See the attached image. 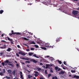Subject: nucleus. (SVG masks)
Returning <instances> with one entry per match:
<instances>
[{
	"label": "nucleus",
	"mask_w": 79,
	"mask_h": 79,
	"mask_svg": "<svg viewBox=\"0 0 79 79\" xmlns=\"http://www.w3.org/2000/svg\"><path fill=\"white\" fill-rule=\"evenodd\" d=\"M22 59L23 60H26V58H22Z\"/></svg>",
	"instance_id": "obj_56"
},
{
	"label": "nucleus",
	"mask_w": 79,
	"mask_h": 79,
	"mask_svg": "<svg viewBox=\"0 0 79 79\" xmlns=\"http://www.w3.org/2000/svg\"><path fill=\"white\" fill-rule=\"evenodd\" d=\"M3 74H4V73L2 72H0V76H3Z\"/></svg>",
	"instance_id": "obj_23"
},
{
	"label": "nucleus",
	"mask_w": 79,
	"mask_h": 79,
	"mask_svg": "<svg viewBox=\"0 0 79 79\" xmlns=\"http://www.w3.org/2000/svg\"><path fill=\"white\" fill-rule=\"evenodd\" d=\"M74 78H77V79H79V76H76V75H75L73 77Z\"/></svg>",
	"instance_id": "obj_10"
},
{
	"label": "nucleus",
	"mask_w": 79,
	"mask_h": 79,
	"mask_svg": "<svg viewBox=\"0 0 79 79\" xmlns=\"http://www.w3.org/2000/svg\"><path fill=\"white\" fill-rule=\"evenodd\" d=\"M3 36H4V34H2V35H1V37H3Z\"/></svg>",
	"instance_id": "obj_51"
},
{
	"label": "nucleus",
	"mask_w": 79,
	"mask_h": 79,
	"mask_svg": "<svg viewBox=\"0 0 79 79\" xmlns=\"http://www.w3.org/2000/svg\"><path fill=\"white\" fill-rule=\"evenodd\" d=\"M34 55V52L28 53V55H29V56H31V55Z\"/></svg>",
	"instance_id": "obj_9"
},
{
	"label": "nucleus",
	"mask_w": 79,
	"mask_h": 79,
	"mask_svg": "<svg viewBox=\"0 0 79 79\" xmlns=\"http://www.w3.org/2000/svg\"><path fill=\"white\" fill-rule=\"evenodd\" d=\"M46 69H47L48 67H49V64H48L46 65Z\"/></svg>",
	"instance_id": "obj_25"
},
{
	"label": "nucleus",
	"mask_w": 79,
	"mask_h": 79,
	"mask_svg": "<svg viewBox=\"0 0 79 79\" xmlns=\"http://www.w3.org/2000/svg\"><path fill=\"white\" fill-rule=\"evenodd\" d=\"M35 48H31V50H34Z\"/></svg>",
	"instance_id": "obj_30"
},
{
	"label": "nucleus",
	"mask_w": 79,
	"mask_h": 79,
	"mask_svg": "<svg viewBox=\"0 0 79 79\" xmlns=\"http://www.w3.org/2000/svg\"><path fill=\"white\" fill-rule=\"evenodd\" d=\"M22 39H24L25 40H29L28 39H27L26 38L23 37L22 38Z\"/></svg>",
	"instance_id": "obj_11"
},
{
	"label": "nucleus",
	"mask_w": 79,
	"mask_h": 79,
	"mask_svg": "<svg viewBox=\"0 0 79 79\" xmlns=\"http://www.w3.org/2000/svg\"><path fill=\"white\" fill-rule=\"evenodd\" d=\"M11 32H12V33H9V35H13V34H16L17 35H21V33L16 32L14 33V32H13V30L11 31Z\"/></svg>",
	"instance_id": "obj_1"
},
{
	"label": "nucleus",
	"mask_w": 79,
	"mask_h": 79,
	"mask_svg": "<svg viewBox=\"0 0 79 79\" xmlns=\"http://www.w3.org/2000/svg\"><path fill=\"white\" fill-rule=\"evenodd\" d=\"M71 71L72 73H76V71L75 70H71Z\"/></svg>",
	"instance_id": "obj_22"
},
{
	"label": "nucleus",
	"mask_w": 79,
	"mask_h": 79,
	"mask_svg": "<svg viewBox=\"0 0 79 79\" xmlns=\"http://www.w3.org/2000/svg\"><path fill=\"white\" fill-rule=\"evenodd\" d=\"M65 72L64 71H61L59 73V74L60 75L61 74H64Z\"/></svg>",
	"instance_id": "obj_7"
},
{
	"label": "nucleus",
	"mask_w": 79,
	"mask_h": 79,
	"mask_svg": "<svg viewBox=\"0 0 79 79\" xmlns=\"http://www.w3.org/2000/svg\"><path fill=\"white\" fill-rule=\"evenodd\" d=\"M2 64L3 66H5H5L7 65V64H5V63H4V62H2Z\"/></svg>",
	"instance_id": "obj_12"
},
{
	"label": "nucleus",
	"mask_w": 79,
	"mask_h": 79,
	"mask_svg": "<svg viewBox=\"0 0 79 79\" xmlns=\"http://www.w3.org/2000/svg\"><path fill=\"white\" fill-rule=\"evenodd\" d=\"M50 72L51 73H53V70H52V69H50Z\"/></svg>",
	"instance_id": "obj_37"
},
{
	"label": "nucleus",
	"mask_w": 79,
	"mask_h": 79,
	"mask_svg": "<svg viewBox=\"0 0 79 79\" xmlns=\"http://www.w3.org/2000/svg\"><path fill=\"white\" fill-rule=\"evenodd\" d=\"M7 79H10V77H8L7 78Z\"/></svg>",
	"instance_id": "obj_58"
},
{
	"label": "nucleus",
	"mask_w": 79,
	"mask_h": 79,
	"mask_svg": "<svg viewBox=\"0 0 79 79\" xmlns=\"http://www.w3.org/2000/svg\"><path fill=\"white\" fill-rule=\"evenodd\" d=\"M45 73L46 74H48L47 73V70H45Z\"/></svg>",
	"instance_id": "obj_41"
},
{
	"label": "nucleus",
	"mask_w": 79,
	"mask_h": 79,
	"mask_svg": "<svg viewBox=\"0 0 79 79\" xmlns=\"http://www.w3.org/2000/svg\"><path fill=\"white\" fill-rule=\"evenodd\" d=\"M55 79H58V78L56 76L55 77Z\"/></svg>",
	"instance_id": "obj_52"
},
{
	"label": "nucleus",
	"mask_w": 79,
	"mask_h": 79,
	"mask_svg": "<svg viewBox=\"0 0 79 79\" xmlns=\"http://www.w3.org/2000/svg\"><path fill=\"white\" fill-rule=\"evenodd\" d=\"M31 44H35V43L34 42H32L31 43Z\"/></svg>",
	"instance_id": "obj_35"
},
{
	"label": "nucleus",
	"mask_w": 79,
	"mask_h": 79,
	"mask_svg": "<svg viewBox=\"0 0 79 79\" xmlns=\"http://www.w3.org/2000/svg\"><path fill=\"white\" fill-rule=\"evenodd\" d=\"M60 70H61V69L59 68L58 69V71H60Z\"/></svg>",
	"instance_id": "obj_46"
},
{
	"label": "nucleus",
	"mask_w": 79,
	"mask_h": 79,
	"mask_svg": "<svg viewBox=\"0 0 79 79\" xmlns=\"http://www.w3.org/2000/svg\"><path fill=\"white\" fill-rule=\"evenodd\" d=\"M50 44H49L48 43H47L45 45V47H47L48 48V47H53V46H50Z\"/></svg>",
	"instance_id": "obj_5"
},
{
	"label": "nucleus",
	"mask_w": 79,
	"mask_h": 79,
	"mask_svg": "<svg viewBox=\"0 0 79 79\" xmlns=\"http://www.w3.org/2000/svg\"><path fill=\"white\" fill-rule=\"evenodd\" d=\"M29 5H32V4L31 3H29Z\"/></svg>",
	"instance_id": "obj_57"
},
{
	"label": "nucleus",
	"mask_w": 79,
	"mask_h": 79,
	"mask_svg": "<svg viewBox=\"0 0 79 79\" xmlns=\"http://www.w3.org/2000/svg\"><path fill=\"white\" fill-rule=\"evenodd\" d=\"M33 79H36V78L35 77H33Z\"/></svg>",
	"instance_id": "obj_64"
},
{
	"label": "nucleus",
	"mask_w": 79,
	"mask_h": 79,
	"mask_svg": "<svg viewBox=\"0 0 79 79\" xmlns=\"http://www.w3.org/2000/svg\"><path fill=\"white\" fill-rule=\"evenodd\" d=\"M4 47H1L0 48H1L2 49H5V48H6V45H4L3 46Z\"/></svg>",
	"instance_id": "obj_13"
},
{
	"label": "nucleus",
	"mask_w": 79,
	"mask_h": 79,
	"mask_svg": "<svg viewBox=\"0 0 79 79\" xmlns=\"http://www.w3.org/2000/svg\"><path fill=\"white\" fill-rule=\"evenodd\" d=\"M58 62L60 64H61L62 63V62H61V61L59 60L58 61Z\"/></svg>",
	"instance_id": "obj_26"
},
{
	"label": "nucleus",
	"mask_w": 79,
	"mask_h": 79,
	"mask_svg": "<svg viewBox=\"0 0 79 79\" xmlns=\"http://www.w3.org/2000/svg\"><path fill=\"white\" fill-rule=\"evenodd\" d=\"M19 55H21L23 56H25L26 55V54L22 52H19Z\"/></svg>",
	"instance_id": "obj_3"
},
{
	"label": "nucleus",
	"mask_w": 79,
	"mask_h": 79,
	"mask_svg": "<svg viewBox=\"0 0 79 79\" xmlns=\"http://www.w3.org/2000/svg\"><path fill=\"white\" fill-rule=\"evenodd\" d=\"M34 73L35 74H38L39 73V72H37V71L35 72Z\"/></svg>",
	"instance_id": "obj_45"
},
{
	"label": "nucleus",
	"mask_w": 79,
	"mask_h": 79,
	"mask_svg": "<svg viewBox=\"0 0 79 79\" xmlns=\"http://www.w3.org/2000/svg\"><path fill=\"white\" fill-rule=\"evenodd\" d=\"M26 51L27 52H30V49H26Z\"/></svg>",
	"instance_id": "obj_39"
},
{
	"label": "nucleus",
	"mask_w": 79,
	"mask_h": 79,
	"mask_svg": "<svg viewBox=\"0 0 79 79\" xmlns=\"http://www.w3.org/2000/svg\"><path fill=\"white\" fill-rule=\"evenodd\" d=\"M64 64H65V65H66V61H64Z\"/></svg>",
	"instance_id": "obj_50"
},
{
	"label": "nucleus",
	"mask_w": 79,
	"mask_h": 79,
	"mask_svg": "<svg viewBox=\"0 0 79 79\" xmlns=\"http://www.w3.org/2000/svg\"><path fill=\"white\" fill-rule=\"evenodd\" d=\"M17 47L19 48H21V47H20V46H19V45H17Z\"/></svg>",
	"instance_id": "obj_40"
},
{
	"label": "nucleus",
	"mask_w": 79,
	"mask_h": 79,
	"mask_svg": "<svg viewBox=\"0 0 79 79\" xmlns=\"http://www.w3.org/2000/svg\"><path fill=\"white\" fill-rule=\"evenodd\" d=\"M22 64H24V62H22Z\"/></svg>",
	"instance_id": "obj_63"
},
{
	"label": "nucleus",
	"mask_w": 79,
	"mask_h": 79,
	"mask_svg": "<svg viewBox=\"0 0 79 79\" xmlns=\"http://www.w3.org/2000/svg\"><path fill=\"white\" fill-rule=\"evenodd\" d=\"M16 55L17 56H18V57H19V55L18 54V53H16Z\"/></svg>",
	"instance_id": "obj_29"
},
{
	"label": "nucleus",
	"mask_w": 79,
	"mask_h": 79,
	"mask_svg": "<svg viewBox=\"0 0 79 79\" xmlns=\"http://www.w3.org/2000/svg\"><path fill=\"white\" fill-rule=\"evenodd\" d=\"M20 77L22 78H24L23 77V73H22V72H20Z\"/></svg>",
	"instance_id": "obj_8"
},
{
	"label": "nucleus",
	"mask_w": 79,
	"mask_h": 79,
	"mask_svg": "<svg viewBox=\"0 0 79 79\" xmlns=\"http://www.w3.org/2000/svg\"><path fill=\"white\" fill-rule=\"evenodd\" d=\"M25 60H29V59L26 58Z\"/></svg>",
	"instance_id": "obj_53"
},
{
	"label": "nucleus",
	"mask_w": 79,
	"mask_h": 79,
	"mask_svg": "<svg viewBox=\"0 0 79 79\" xmlns=\"http://www.w3.org/2000/svg\"><path fill=\"white\" fill-rule=\"evenodd\" d=\"M7 72L9 73H12V71L10 69H8L7 70Z\"/></svg>",
	"instance_id": "obj_18"
},
{
	"label": "nucleus",
	"mask_w": 79,
	"mask_h": 79,
	"mask_svg": "<svg viewBox=\"0 0 79 79\" xmlns=\"http://www.w3.org/2000/svg\"><path fill=\"white\" fill-rule=\"evenodd\" d=\"M52 76V74H49L48 75V78H49V77H50V76Z\"/></svg>",
	"instance_id": "obj_27"
},
{
	"label": "nucleus",
	"mask_w": 79,
	"mask_h": 79,
	"mask_svg": "<svg viewBox=\"0 0 79 79\" xmlns=\"http://www.w3.org/2000/svg\"><path fill=\"white\" fill-rule=\"evenodd\" d=\"M30 61H31L32 62H33L34 63H37V61L34 59H30Z\"/></svg>",
	"instance_id": "obj_4"
},
{
	"label": "nucleus",
	"mask_w": 79,
	"mask_h": 79,
	"mask_svg": "<svg viewBox=\"0 0 79 79\" xmlns=\"http://www.w3.org/2000/svg\"><path fill=\"white\" fill-rule=\"evenodd\" d=\"M33 56H34V57H35V58H39V57L38 56H37L36 54H35L33 55Z\"/></svg>",
	"instance_id": "obj_15"
},
{
	"label": "nucleus",
	"mask_w": 79,
	"mask_h": 79,
	"mask_svg": "<svg viewBox=\"0 0 79 79\" xmlns=\"http://www.w3.org/2000/svg\"><path fill=\"white\" fill-rule=\"evenodd\" d=\"M58 67H55V70H58Z\"/></svg>",
	"instance_id": "obj_31"
},
{
	"label": "nucleus",
	"mask_w": 79,
	"mask_h": 79,
	"mask_svg": "<svg viewBox=\"0 0 79 79\" xmlns=\"http://www.w3.org/2000/svg\"><path fill=\"white\" fill-rule=\"evenodd\" d=\"M23 45H25V46H27V44H23Z\"/></svg>",
	"instance_id": "obj_49"
},
{
	"label": "nucleus",
	"mask_w": 79,
	"mask_h": 79,
	"mask_svg": "<svg viewBox=\"0 0 79 79\" xmlns=\"http://www.w3.org/2000/svg\"><path fill=\"white\" fill-rule=\"evenodd\" d=\"M49 66L50 67H52V66H53V65L52 64H50V65H49Z\"/></svg>",
	"instance_id": "obj_47"
},
{
	"label": "nucleus",
	"mask_w": 79,
	"mask_h": 79,
	"mask_svg": "<svg viewBox=\"0 0 79 79\" xmlns=\"http://www.w3.org/2000/svg\"><path fill=\"white\" fill-rule=\"evenodd\" d=\"M30 38V37H29V36H28L27 37V39H29Z\"/></svg>",
	"instance_id": "obj_54"
},
{
	"label": "nucleus",
	"mask_w": 79,
	"mask_h": 79,
	"mask_svg": "<svg viewBox=\"0 0 79 79\" xmlns=\"http://www.w3.org/2000/svg\"><path fill=\"white\" fill-rule=\"evenodd\" d=\"M16 66L17 67H19V64H16Z\"/></svg>",
	"instance_id": "obj_44"
},
{
	"label": "nucleus",
	"mask_w": 79,
	"mask_h": 79,
	"mask_svg": "<svg viewBox=\"0 0 79 79\" xmlns=\"http://www.w3.org/2000/svg\"><path fill=\"white\" fill-rule=\"evenodd\" d=\"M4 63H11L12 62L9 61L8 60H6L4 61Z\"/></svg>",
	"instance_id": "obj_6"
},
{
	"label": "nucleus",
	"mask_w": 79,
	"mask_h": 79,
	"mask_svg": "<svg viewBox=\"0 0 79 79\" xmlns=\"http://www.w3.org/2000/svg\"><path fill=\"white\" fill-rule=\"evenodd\" d=\"M11 50L12 49H11V48H8V49L6 51H7V52H10V51H11Z\"/></svg>",
	"instance_id": "obj_14"
},
{
	"label": "nucleus",
	"mask_w": 79,
	"mask_h": 79,
	"mask_svg": "<svg viewBox=\"0 0 79 79\" xmlns=\"http://www.w3.org/2000/svg\"><path fill=\"white\" fill-rule=\"evenodd\" d=\"M41 48L42 49H43V50H46L47 49V48L44 47H42Z\"/></svg>",
	"instance_id": "obj_24"
},
{
	"label": "nucleus",
	"mask_w": 79,
	"mask_h": 79,
	"mask_svg": "<svg viewBox=\"0 0 79 79\" xmlns=\"http://www.w3.org/2000/svg\"><path fill=\"white\" fill-rule=\"evenodd\" d=\"M72 13V14L73 15L76 16V15L79 13V11L77 10H73Z\"/></svg>",
	"instance_id": "obj_2"
},
{
	"label": "nucleus",
	"mask_w": 79,
	"mask_h": 79,
	"mask_svg": "<svg viewBox=\"0 0 79 79\" xmlns=\"http://www.w3.org/2000/svg\"><path fill=\"white\" fill-rule=\"evenodd\" d=\"M3 72H2V73H5V69H3Z\"/></svg>",
	"instance_id": "obj_32"
},
{
	"label": "nucleus",
	"mask_w": 79,
	"mask_h": 79,
	"mask_svg": "<svg viewBox=\"0 0 79 79\" xmlns=\"http://www.w3.org/2000/svg\"><path fill=\"white\" fill-rule=\"evenodd\" d=\"M4 12V11L3 10H0V14H2L3 12Z\"/></svg>",
	"instance_id": "obj_21"
},
{
	"label": "nucleus",
	"mask_w": 79,
	"mask_h": 79,
	"mask_svg": "<svg viewBox=\"0 0 79 79\" xmlns=\"http://www.w3.org/2000/svg\"><path fill=\"white\" fill-rule=\"evenodd\" d=\"M55 79V77H52V79Z\"/></svg>",
	"instance_id": "obj_60"
},
{
	"label": "nucleus",
	"mask_w": 79,
	"mask_h": 79,
	"mask_svg": "<svg viewBox=\"0 0 79 79\" xmlns=\"http://www.w3.org/2000/svg\"><path fill=\"white\" fill-rule=\"evenodd\" d=\"M77 10H79V7H78L77 9Z\"/></svg>",
	"instance_id": "obj_62"
},
{
	"label": "nucleus",
	"mask_w": 79,
	"mask_h": 79,
	"mask_svg": "<svg viewBox=\"0 0 79 79\" xmlns=\"http://www.w3.org/2000/svg\"><path fill=\"white\" fill-rule=\"evenodd\" d=\"M11 43V44H13V42L11 41V42H10Z\"/></svg>",
	"instance_id": "obj_55"
},
{
	"label": "nucleus",
	"mask_w": 79,
	"mask_h": 79,
	"mask_svg": "<svg viewBox=\"0 0 79 79\" xmlns=\"http://www.w3.org/2000/svg\"><path fill=\"white\" fill-rule=\"evenodd\" d=\"M12 73L14 75H15L16 74V70H15V71H13Z\"/></svg>",
	"instance_id": "obj_20"
},
{
	"label": "nucleus",
	"mask_w": 79,
	"mask_h": 79,
	"mask_svg": "<svg viewBox=\"0 0 79 79\" xmlns=\"http://www.w3.org/2000/svg\"><path fill=\"white\" fill-rule=\"evenodd\" d=\"M56 42H59V38L56 39Z\"/></svg>",
	"instance_id": "obj_36"
},
{
	"label": "nucleus",
	"mask_w": 79,
	"mask_h": 79,
	"mask_svg": "<svg viewBox=\"0 0 79 79\" xmlns=\"http://www.w3.org/2000/svg\"><path fill=\"white\" fill-rule=\"evenodd\" d=\"M26 63H30V61H25Z\"/></svg>",
	"instance_id": "obj_28"
},
{
	"label": "nucleus",
	"mask_w": 79,
	"mask_h": 79,
	"mask_svg": "<svg viewBox=\"0 0 79 79\" xmlns=\"http://www.w3.org/2000/svg\"><path fill=\"white\" fill-rule=\"evenodd\" d=\"M28 79H31V77H32V76L30 74L28 75Z\"/></svg>",
	"instance_id": "obj_16"
},
{
	"label": "nucleus",
	"mask_w": 79,
	"mask_h": 79,
	"mask_svg": "<svg viewBox=\"0 0 79 79\" xmlns=\"http://www.w3.org/2000/svg\"><path fill=\"white\" fill-rule=\"evenodd\" d=\"M7 39L9 41H13V39H10V38L9 37H7Z\"/></svg>",
	"instance_id": "obj_17"
},
{
	"label": "nucleus",
	"mask_w": 79,
	"mask_h": 79,
	"mask_svg": "<svg viewBox=\"0 0 79 79\" xmlns=\"http://www.w3.org/2000/svg\"><path fill=\"white\" fill-rule=\"evenodd\" d=\"M37 69H38V71H40V70H41V69L40 68H37Z\"/></svg>",
	"instance_id": "obj_38"
},
{
	"label": "nucleus",
	"mask_w": 79,
	"mask_h": 79,
	"mask_svg": "<svg viewBox=\"0 0 79 79\" xmlns=\"http://www.w3.org/2000/svg\"><path fill=\"white\" fill-rule=\"evenodd\" d=\"M40 65H43V63H40Z\"/></svg>",
	"instance_id": "obj_48"
},
{
	"label": "nucleus",
	"mask_w": 79,
	"mask_h": 79,
	"mask_svg": "<svg viewBox=\"0 0 79 79\" xmlns=\"http://www.w3.org/2000/svg\"><path fill=\"white\" fill-rule=\"evenodd\" d=\"M35 77H37V76H38V75H37V74H35Z\"/></svg>",
	"instance_id": "obj_43"
},
{
	"label": "nucleus",
	"mask_w": 79,
	"mask_h": 79,
	"mask_svg": "<svg viewBox=\"0 0 79 79\" xmlns=\"http://www.w3.org/2000/svg\"><path fill=\"white\" fill-rule=\"evenodd\" d=\"M2 42H4L5 43H6V41H5V40H2Z\"/></svg>",
	"instance_id": "obj_42"
},
{
	"label": "nucleus",
	"mask_w": 79,
	"mask_h": 79,
	"mask_svg": "<svg viewBox=\"0 0 79 79\" xmlns=\"http://www.w3.org/2000/svg\"><path fill=\"white\" fill-rule=\"evenodd\" d=\"M42 61H43V62H45L46 61V60H45V59H43V60H42Z\"/></svg>",
	"instance_id": "obj_34"
},
{
	"label": "nucleus",
	"mask_w": 79,
	"mask_h": 79,
	"mask_svg": "<svg viewBox=\"0 0 79 79\" xmlns=\"http://www.w3.org/2000/svg\"><path fill=\"white\" fill-rule=\"evenodd\" d=\"M8 65H9V66H11L12 67H13V66H14V65L11 64H8Z\"/></svg>",
	"instance_id": "obj_19"
},
{
	"label": "nucleus",
	"mask_w": 79,
	"mask_h": 79,
	"mask_svg": "<svg viewBox=\"0 0 79 79\" xmlns=\"http://www.w3.org/2000/svg\"><path fill=\"white\" fill-rule=\"evenodd\" d=\"M35 48H39L38 45H35Z\"/></svg>",
	"instance_id": "obj_33"
},
{
	"label": "nucleus",
	"mask_w": 79,
	"mask_h": 79,
	"mask_svg": "<svg viewBox=\"0 0 79 79\" xmlns=\"http://www.w3.org/2000/svg\"><path fill=\"white\" fill-rule=\"evenodd\" d=\"M64 65V64H62V65H61V67H63V66Z\"/></svg>",
	"instance_id": "obj_59"
},
{
	"label": "nucleus",
	"mask_w": 79,
	"mask_h": 79,
	"mask_svg": "<svg viewBox=\"0 0 79 79\" xmlns=\"http://www.w3.org/2000/svg\"><path fill=\"white\" fill-rule=\"evenodd\" d=\"M40 79H44V78L41 77L40 78Z\"/></svg>",
	"instance_id": "obj_61"
}]
</instances>
